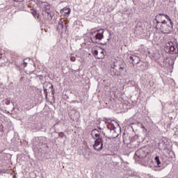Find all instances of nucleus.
<instances>
[{
	"label": "nucleus",
	"instance_id": "17",
	"mask_svg": "<svg viewBox=\"0 0 178 178\" xmlns=\"http://www.w3.org/2000/svg\"><path fill=\"white\" fill-rule=\"evenodd\" d=\"M32 15H33L35 19H40V15H38V13H37V11L35 10H32Z\"/></svg>",
	"mask_w": 178,
	"mask_h": 178
},
{
	"label": "nucleus",
	"instance_id": "3",
	"mask_svg": "<svg viewBox=\"0 0 178 178\" xmlns=\"http://www.w3.org/2000/svg\"><path fill=\"white\" fill-rule=\"evenodd\" d=\"M166 20L168 22H170V17H169L168 15L163 14V13H160L156 15L153 23L156 22V26L155 29H159V26L161 24H163V23H166Z\"/></svg>",
	"mask_w": 178,
	"mask_h": 178
},
{
	"label": "nucleus",
	"instance_id": "16",
	"mask_svg": "<svg viewBox=\"0 0 178 178\" xmlns=\"http://www.w3.org/2000/svg\"><path fill=\"white\" fill-rule=\"evenodd\" d=\"M60 12L65 15H70V8H63Z\"/></svg>",
	"mask_w": 178,
	"mask_h": 178
},
{
	"label": "nucleus",
	"instance_id": "5",
	"mask_svg": "<svg viewBox=\"0 0 178 178\" xmlns=\"http://www.w3.org/2000/svg\"><path fill=\"white\" fill-rule=\"evenodd\" d=\"M164 51L166 54L173 55V54H178V47L177 46L175 47L173 42H168L164 46Z\"/></svg>",
	"mask_w": 178,
	"mask_h": 178
},
{
	"label": "nucleus",
	"instance_id": "2",
	"mask_svg": "<svg viewBox=\"0 0 178 178\" xmlns=\"http://www.w3.org/2000/svg\"><path fill=\"white\" fill-rule=\"evenodd\" d=\"M105 30L101 29H97L96 31L91 30L90 33H91V41L94 42L95 44H98L102 38H104V33Z\"/></svg>",
	"mask_w": 178,
	"mask_h": 178
},
{
	"label": "nucleus",
	"instance_id": "6",
	"mask_svg": "<svg viewBox=\"0 0 178 178\" xmlns=\"http://www.w3.org/2000/svg\"><path fill=\"white\" fill-rule=\"evenodd\" d=\"M92 147L96 151H102L104 149V140H102V138L95 139Z\"/></svg>",
	"mask_w": 178,
	"mask_h": 178
},
{
	"label": "nucleus",
	"instance_id": "19",
	"mask_svg": "<svg viewBox=\"0 0 178 178\" xmlns=\"http://www.w3.org/2000/svg\"><path fill=\"white\" fill-rule=\"evenodd\" d=\"M3 104L6 105H9L10 104V100L9 99H4L3 100Z\"/></svg>",
	"mask_w": 178,
	"mask_h": 178
},
{
	"label": "nucleus",
	"instance_id": "4",
	"mask_svg": "<svg viewBox=\"0 0 178 178\" xmlns=\"http://www.w3.org/2000/svg\"><path fill=\"white\" fill-rule=\"evenodd\" d=\"M156 30H160L161 33L163 34H169L173 30V22L172 19L160 24L159 28H156Z\"/></svg>",
	"mask_w": 178,
	"mask_h": 178
},
{
	"label": "nucleus",
	"instance_id": "21",
	"mask_svg": "<svg viewBox=\"0 0 178 178\" xmlns=\"http://www.w3.org/2000/svg\"><path fill=\"white\" fill-rule=\"evenodd\" d=\"M99 52V51H98V50H95L94 52H93L95 58H97Z\"/></svg>",
	"mask_w": 178,
	"mask_h": 178
},
{
	"label": "nucleus",
	"instance_id": "34",
	"mask_svg": "<svg viewBox=\"0 0 178 178\" xmlns=\"http://www.w3.org/2000/svg\"><path fill=\"white\" fill-rule=\"evenodd\" d=\"M143 127V129H145V127Z\"/></svg>",
	"mask_w": 178,
	"mask_h": 178
},
{
	"label": "nucleus",
	"instance_id": "30",
	"mask_svg": "<svg viewBox=\"0 0 178 178\" xmlns=\"http://www.w3.org/2000/svg\"><path fill=\"white\" fill-rule=\"evenodd\" d=\"M112 38V37L109 36V38L108 39V41H109Z\"/></svg>",
	"mask_w": 178,
	"mask_h": 178
},
{
	"label": "nucleus",
	"instance_id": "24",
	"mask_svg": "<svg viewBox=\"0 0 178 178\" xmlns=\"http://www.w3.org/2000/svg\"><path fill=\"white\" fill-rule=\"evenodd\" d=\"M70 60L72 62H75L76 61V57L73 56H71L70 57Z\"/></svg>",
	"mask_w": 178,
	"mask_h": 178
},
{
	"label": "nucleus",
	"instance_id": "32",
	"mask_svg": "<svg viewBox=\"0 0 178 178\" xmlns=\"http://www.w3.org/2000/svg\"><path fill=\"white\" fill-rule=\"evenodd\" d=\"M109 35H112V34L111 33H109Z\"/></svg>",
	"mask_w": 178,
	"mask_h": 178
},
{
	"label": "nucleus",
	"instance_id": "27",
	"mask_svg": "<svg viewBox=\"0 0 178 178\" xmlns=\"http://www.w3.org/2000/svg\"><path fill=\"white\" fill-rule=\"evenodd\" d=\"M104 121L105 122V123H109V122H108V119H106V118H105V119L104 120Z\"/></svg>",
	"mask_w": 178,
	"mask_h": 178
},
{
	"label": "nucleus",
	"instance_id": "15",
	"mask_svg": "<svg viewBox=\"0 0 178 178\" xmlns=\"http://www.w3.org/2000/svg\"><path fill=\"white\" fill-rule=\"evenodd\" d=\"M57 30H63V21L62 20H60L58 24V26H57Z\"/></svg>",
	"mask_w": 178,
	"mask_h": 178
},
{
	"label": "nucleus",
	"instance_id": "25",
	"mask_svg": "<svg viewBox=\"0 0 178 178\" xmlns=\"http://www.w3.org/2000/svg\"><path fill=\"white\" fill-rule=\"evenodd\" d=\"M154 172H161V169H157L156 168V166L154 167Z\"/></svg>",
	"mask_w": 178,
	"mask_h": 178
},
{
	"label": "nucleus",
	"instance_id": "28",
	"mask_svg": "<svg viewBox=\"0 0 178 178\" xmlns=\"http://www.w3.org/2000/svg\"><path fill=\"white\" fill-rule=\"evenodd\" d=\"M161 144H164V143L162 142L161 143H160V144L159 145V147L160 149H161Z\"/></svg>",
	"mask_w": 178,
	"mask_h": 178
},
{
	"label": "nucleus",
	"instance_id": "1",
	"mask_svg": "<svg viewBox=\"0 0 178 178\" xmlns=\"http://www.w3.org/2000/svg\"><path fill=\"white\" fill-rule=\"evenodd\" d=\"M42 15L47 22H51L54 17V12L51 11V6L48 3H42Z\"/></svg>",
	"mask_w": 178,
	"mask_h": 178
},
{
	"label": "nucleus",
	"instance_id": "10",
	"mask_svg": "<svg viewBox=\"0 0 178 178\" xmlns=\"http://www.w3.org/2000/svg\"><path fill=\"white\" fill-rule=\"evenodd\" d=\"M91 136L92 138H94L95 140H97V138H102V137H101V135L99 134V131H98L96 129L92 131Z\"/></svg>",
	"mask_w": 178,
	"mask_h": 178
},
{
	"label": "nucleus",
	"instance_id": "29",
	"mask_svg": "<svg viewBox=\"0 0 178 178\" xmlns=\"http://www.w3.org/2000/svg\"><path fill=\"white\" fill-rule=\"evenodd\" d=\"M24 63L25 64V66H27V63H25L24 60Z\"/></svg>",
	"mask_w": 178,
	"mask_h": 178
},
{
	"label": "nucleus",
	"instance_id": "9",
	"mask_svg": "<svg viewBox=\"0 0 178 178\" xmlns=\"http://www.w3.org/2000/svg\"><path fill=\"white\" fill-rule=\"evenodd\" d=\"M163 62L165 67H172L175 63L172 58H164Z\"/></svg>",
	"mask_w": 178,
	"mask_h": 178
},
{
	"label": "nucleus",
	"instance_id": "11",
	"mask_svg": "<svg viewBox=\"0 0 178 178\" xmlns=\"http://www.w3.org/2000/svg\"><path fill=\"white\" fill-rule=\"evenodd\" d=\"M129 59L132 60V63L138 64L140 63V57L134 55L128 56Z\"/></svg>",
	"mask_w": 178,
	"mask_h": 178
},
{
	"label": "nucleus",
	"instance_id": "22",
	"mask_svg": "<svg viewBox=\"0 0 178 178\" xmlns=\"http://www.w3.org/2000/svg\"><path fill=\"white\" fill-rule=\"evenodd\" d=\"M58 136L60 137V138H63V137H65V134H63V132H60Z\"/></svg>",
	"mask_w": 178,
	"mask_h": 178
},
{
	"label": "nucleus",
	"instance_id": "7",
	"mask_svg": "<svg viewBox=\"0 0 178 178\" xmlns=\"http://www.w3.org/2000/svg\"><path fill=\"white\" fill-rule=\"evenodd\" d=\"M116 67H118V65L115 63H113L110 65V73L113 77H115V76H120V72L118 71Z\"/></svg>",
	"mask_w": 178,
	"mask_h": 178
},
{
	"label": "nucleus",
	"instance_id": "12",
	"mask_svg": "<svg viewBox=\"0 0 178 178\" xmlns=\"http://www.w3.org/2000/svg\"><path fill=\"white\" fill-rule=\"evenodd\" d=\"M105 58V50H99L97 56V59H104Z\"/></svg>",
	"mask_w": 178,
	"mask_h": 178
},
{
	"label": "nucleus",
	"instance_id": "8",
	"mask_svg": "<svg viewBox=\"0 0 178 178\" xmlns=\"http://www.w3.org/2000/svg\"><path fill=\"white\" fill-rule=\"evenodd\" d=\"M135 156L139 159H144L147 156V153H145L144 149H139L136 152Z\"/></svg>",
	"mask_w": 178,
	"mask_h": 178
},
{
	"label": "nucleus",
	"instance_id": "26",
	"mask_svg": "<svg viewBox=\"0 0 178 178\" xmlns=\"http://www.w3.org/2000/svg\"><path fill=\"white\" fill-rule=\"evenodd\" d=\"M14 2H23L24 0H13Z\"/></svg>",
	"mask_w": 178,
	"mask_h": 178
},
{
	"label": "nucleus",
	"instance_id": "20",
	"mask_svg": "<svg viewBox=\"0 0 178 178\" xmlns=\"http://www.w3.org/2000/svg\"><path fill=\"white\" fill-rule=\"evenodd\" d=\"M43 88H44V92L45 93L46 97H48V89L45 88V85H44Z\"/></svg>",
	"mask_w": 178,
	"mask_h": 178
},
{
	"label": "nucleus",
	"instance_id": "31",
	"mask_svg": "<svg viewBox=\"0 0 178 178\" xmlns=\"http://www.w3.org/2000/svg\"><path fill=\"white\" fill-rule=\"evenodd\" d=\"M74 113H79L78 112H76V111H74Z\"/></svg>",
	"mask_w": 178,
	"mask_h": 178
},
{
	"label": "nucleus",
	"instance_id": "35",
	"mask_svg": "<svg viewBox=\"0 0 178 178\" xmlns=\"http://www.w3.org/2000/svg\"><path fill=\"white\" fill-rule=\"evenodd\" d=\"M99 129L101 130V127H99Z\"/></svg>",
	"mask_w": 178,
	"mask_h": 178
},
{
	"label": "nucleus",
	"instance_id": "14",
	"mask_svg": "<svg viewBox=\"0 0 178 178\" xmlns=\"http://www.w3.org/2000/svg\"><path fill=\"white\" fill-rule=\"evenodd\" d=\"M154 161L156 163V168H161V165H162V163H161V160L159 159V156H156L154 158Z\"/></svg>",
	"mask_w": 178,
	"mask_h": 178
},
{
	"label": "nucleus",
	"instance_id": "18",
	"mask_svg": "<svg viewBox=\"0 0 178 178\" xmlns=\"http://www.w3.org/2000/svg\"><path fill=\"white\" fill-rule=\"evenodd\" d=\"M44 86H47V87H49V88H51V92H54V85H52L51 83H46Z\"/></svg>",
	"mask_w": 178,
	"mask_h": 178
},
{
	"label": "nucleus",
	"instance_id": "13",
	"mask_svg": "<svg viewBox=\"0 0 178 178\" xmlns=\"http://www.w3.org/2000/svg\"><path fill=\"white\" fill-rule=\"evenodd\" d=\"M119 67L120 74H122V73H123V70L126 69V63H124V62H122L121 64L119 65Z\"/></svg>",
	"mask_w": 178,
	"mask_h": 178
},
{
	"label": "nucleus",
	"instance_id": "23",
	"mask_svg": "<svg viewBox=\"0 0 178 178\" xmlns=\"http://www.w3.org/2000/svg\"><path fill=\"white\" fill-rule=\"evenodd\" d=\"M108 129H110V130H112L111 127H112V129H115V126H113L112 124H109V125H107Z\"/></svg>",
	"mask_w": 178,
	"mask_h": 178
},
{
	"label": "nucleus",
	"instance_id": "33",
	"mask_svg": "<svg viewBox=\"0 0 178 178\" xmlns=\"http://www.w3.org/2000/svg\"><path fill=\"white\" fill-rule=\"evenodd\" d=\"M75 102L79 103V102H77V101H75Z\"/></svg>",
	"mask_w": 178,
	"mask_h": 178
}]
</instances>
